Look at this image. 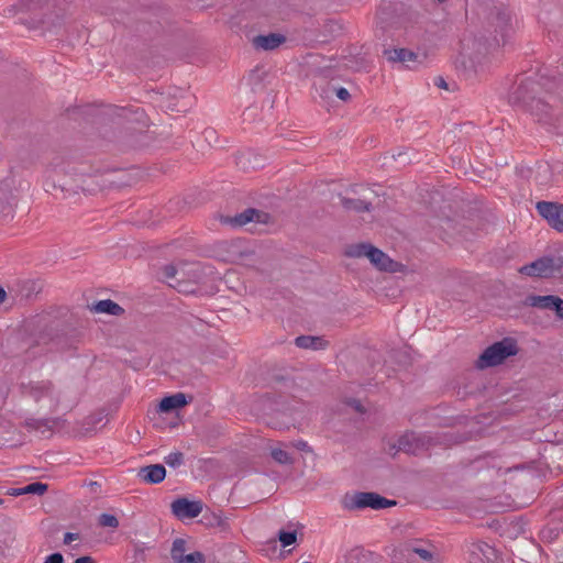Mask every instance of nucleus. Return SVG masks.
<instances>
[{
	"mask_svg": "<svg viewBox=\"0 0 563 563\" xmlns=\"http://www.w3.org/2000/svg\"><path fill=\"white\" fill-rule=\"evenodd\" d=\"M66 0H22L26 14L22 22L31 30H51L62 23L66 15Z\"/></svg>",
	"mask_w": 563,
	"mask_h": 563,
	"instance_id": "f257e3e1",
	"label": "nucleus"
},
{
	"mask_svg": "<svg viewBox=\"0 0 563 563\" xmlns=\"http://www.w3.org/2000/svg\"><path fill=\"white\" fill-rule=\"evenodd\" d=\"M539 86L538 81L528 78L520 82L514 95L517 100L529 108L539 122L551 124L553 122L552 107L541 98L532 96Z\"/></svg>",
	"mask_w": 563,
	"mask_h": 563,
	"instance_id": "f03ea898",
	"label": "nucleus"
},
{
	"mask_svg": "<svg viewBox=\"0 0 563 563\" xmlns=\"http://www.w3.org/2000/svg\"><path fill=\"white\" fill-rule=\"evenodd\" d=\"M517 353V342L511 338H505L485 349L476 361V366L478 368L493 367L501 364L507 357L515 356Z\"/></svg>",
	"mask_w": 563,
	"mask_h": 563,
	"instance_id": "7ed1b4c3",
	"label": "nucleus"
},
{
	"mask_svg": "<svg viewBox=\"0 0 563 563\" xmlns=\"http://www.w3.org/2000/svg\"><path fill=\"white\" fill-rule=\"evenodd\" d=\"M397 504L396 500L387 499L377 493L373 492H357L352 495H345L343 499V507L346 510H362L372 508L375 510L393 507Z\"/></svg>",
	"mask_w": 563,
	"mask_h": 563,
	"instance_id": "20e7f679",
	"label": "nucleus"
},
{
	"mask_svg": "<svg viewBox=\"0 0 563 563\" xmlns=\"http://www.w3.org/2000/svg\"><path fill=\"white\" fill-rule=\"evenodd\" d=\"M21 395L32 398L38 402L42 399H48L52 407H57L59 402V395L51 380H30L29 383L20 384Z\"/></svg>",
	"mask_w": 563,
	"mask_h": 563,
	"instance_id": "39448f33",
	"label": "nucleus"
},
{
	"mask_svg": "<svg viewBox=\"0 0 563 563\" xmlns=\"http://www.w3.org/2000/svg\"><path fill=\"white\" fill-rule=\"evenodd\" d=\"M486 19L488 26L494 29V40L497 45H499L498 35L501 41L505 42V37L511 29V14L508 8L505 5L494 7L490 9Z\"/></svg>",
	"mask_w": 563,
	"mask_h": 563,
	"instance_id": "423d86ee",
	"label": "nucleus"
},
{
	"mask_svg": "<svg viewBox=\"0 0 563 563\" xmlns=\"http://www.w3.org/2000/svg\"><path fill=\"white\" fill-rule=\"evenodd\" d=\"M562 266L561 258L543 256L537 261L522 266L519 272L527 276L550 277Z\"/></svg>",
	"mask_w": 563,
	"mask_h": 563,
	"instance_id": "0eeeda50",
	"label": "nucleus"
},
{
	"mask_svg": "<svg viewBox=\"0 0 563 563\" xmlns=\"http://www.w3.org/2000/svg\"><path fill=\"white\" fill-rule=\"evenodd\" d=\"M188 543L183 538H176L170 549V559L173 563H205L206 556L200 551L187 553Z\"/></svg>",
	"mask_w": 563,
	"mask_h": 563,
	"instance_id": "6e6552de",
	"label": "nucleus"
},
{
	"mask_svg": "<svg viewBox=\"0 0 563 563\" xmlns=\"http://www.w3.org/2000/svg\"><path fill=\"white\" fill-rule=\"evenodd\" d=\"M265 218H267V213L255 208H247L235 216H220L219 220L223 225L242 228L253 221L258 223L265 222Z\"/></svg>",
	"mask_w": 563,
	"mask_h": 563,
	"instance_id": "1a4fd4ad",
	"label": "nucleus"
},
{
	"mask_svg": "<svg viewBox=\"0 0 563 563\" xmlns=\"http://www.w3.org/2000/svg\"><path fill=\"white\" fill-rule=\"evenodd\" d=\"M536 208L551 228L558 232H563V203L539 201Z\"/></svg>",
	"mask_w": 563,
	"mask_h": 563,
	"instance_id": "9d476101",
	"label": "nucleus"
},
{
	"mask_svg": "<svg viewBox=\"0 0 563 563\" xmlns=\"http://www.w3.org/2000/svg\"><path fill=\"white\" fill-rule=\"evenodd\" d=\"M347 192L352 197L339 195L340 202L346 211H354L357 213L372 211V201L366 195H361L357 186H351Z\"/></svg>",
	"mask_w": 563,
	"mask_h": 563,
	"instance_id": "9b49d317",
	"label": "nucleus"
},
{
	"mask_svg": "<svg viewBox=\"0 0 563 563\" xmlns=\"http://www.w3.org/2000/svg\"><path fill=\"white\" fill-rule=\"evenodd\" d=\"M201 511L202 503L199 500H189L180 497L172 503V512L179 520L196 518Z\"/></svg>",
	"mask_w": 563,
	"mask_h": 563,
	"instance_id": "f8f14e48",
	"label": "nucleus"
},
{
	"mask_svg": "<svg viewBox=\"0 0 563 563\" xmlns=\"http://www.w3.org/2000/svg\"><path fill=\"white\" fill-rule=\"evenodd\" d=\"M405 551L409 558L417 555L424 563H441L440 554L437 548L430 543L412 542L405 545Z\"/></svg>",
	"mask_w": 563,
	"mask_h": 563,
	"instance_id": "ddd939ff",
	"label": "nucleus"
},
{
	"mask_svg": "<svg viewBox=\"0 0 563 563\" xmlns=\"http://www.w3.org/2000/svg\"><path fill=\"white\" fill-rule=\"evenodd\" d=\"M471 563H494L497 560V551L486 542L476 541L470 545Z\"/></svg>",
	"mask_w": 563,
	"mask_h": 563,
	"instance_id": "4468645a",
	"label": "nucleus"
},
{
	"mask_svg": "<svg viewBox=\"0 0 563 563\" xmlns=\"http://www.w3.org/2000/svg\"><path fill=\"white\" fill-rule=\"evenodd\" d=\"M429 438L415 432L406 433L398 439V449L410 454H419L429 444Z\"/></svg>",
	"mask_w": 563,
	"mask_h": 563,
	"instance_id": "2eb2a0df",
	"label": "nucleus"
},
{
	"mask_svg": "<svg viewBox=\"0 0 563 563\" xmlns=\"http://www.w3.org/2000/svg\"><path fill=\"white\" fill-rule=\"evenodd\" d=\"M367 258L377 269L383 272L396 273L400 266L398 262L391 260L386 253L373 245L368 251Z\"/></svg>",
	"mask_w": 563,
	"mask_h": 563,
	"instance_id": "dca6fc26",
	"label": "nucleus"
},
{
	"mask_svg": "<svg viewBox=\"0 0 563 563\" xmlns=\"http://www.w3.org/2000/svg\"><path fill=\"white\" fill-rule=\"evenodd\" d=\"M166 468L162 464L143 466L137 472V477L146 484H159L165 479Z\"/></svg>",
	"mask_w": 563,
	"mask_h": 563,
	"instance_id": "f3484780",
	"label": "nucleus"
},
{
	"mask_svg": "<svg viewBox=\"0 0 563 563\" xmlns=\"http://www.w3.org/2000/svg\"><path fill=\"white\" fill-rule=\"evenodd\" d=\"M59 418H45V419H35L27 418L25 419L23 426L27 431L40 432L42 435L51 434L53 429L59 423Z\"/></svg>",
	"mask_w": 563,
	"mask_h": 563,
	"instance_id": "a211bd4d",
	"label": "nucleus"
},
{
	"mask_svg": "<svg viewBox=\"0 0 563 563\" xmlns=\"http://www.w3.org/2000/svg\"><path fill=\"white\" fill-rule=\"evenodd\" d=\"M342 563H377L373 552L362 547H355L349 550L344 555Z\"/></svg>",
	"mask_w": 563,
	"mask_h": 563,
	"instance_id": "6ab92c4d",
	"label": "nucleus"
},
{
	"mask_svg": "<svg viewBox=\"0 0 563 563\" xmlns=\"http://www.w3.org/2000/svg\"><path fill=\"white\" fill-rule=\"evenodd\" d=\"M201 522L208 528H217L220 532H228L230 530V522L221 511H207L203 514Z\"/></svg>",
	"mask_w": 563,
	"mask_h": 563,
	"instance_id": "aec40b11",
	"label": "nucleus"
},
{
	"mask_svg": "<svg viewBox=\"0 0 563 563\" xmlns=\"http://www.w3.org/2000/svg\"><path fill=\"white\" fill-rule=\"evenodd\" d=\"M286 41V37L282 34L269 33L267 35H258L254 37L253 44L256 48H262L264 51H272L278 47Z\"/></svg>",
	"mask_w": 563,
	"mask_h": 563,
	"instance_id": "412c9836",
	"label": "nucleus"
},
{
	"mask_svg": "<svg viewBox=\"0 0 563 563\" xmlns=\"http://www.w3.org/2000/svg\"><path fill=\"white\" fill-rule=\"evenodd\" d=\"M556 298H558V296H555V295H545V296L529 295L523 300V305L527 307L552 311Z\"/></svg>",
	"mask_w": 563,
	"mask_h": 563,
	"instance_id": "4be33fe9",
	"label": "nucleus"
},
{
	"mask_svg": "<svg viewBox=\"0 0 563 563\" xmlns=\"http://www.w3.org/2000/svg\"><path fill=\"white\" fill-rule=\"evenodd\" d=\"M384 55L389 62L401 64L416 62L418 58V55L415 52L407 48L385 49Z\"/></svg>",
	"mask_w": 563,
	"mask_h": 563,
	"instance_id": "5701e85b",
	"label": "nucleus"
},
{
	"mask_svg": "<svg viewBox=\"0 0 563 563\" xmlns=\"http://www.w3.org/2000/svg\"><path fill=\"white\" fill-rule=\"evenodd\" d=\"M90 310L96 313H106L110 316H122L124 309L111 299L99 300L90 307Z\"/></svg>",
	"mask_w": 563,
	"mask_h": 563,
	"instance_id": "b1692460",
	"label": "nucleus"
},
{
	"mask_svg": "<svg viewBox=\"0 0 563 563\" xmlns=\"http://www.w3.org/2000/svg\"><path fill=\"white\" fill-rule=\"evenodd\" d=\"M188 404L187 397L183 393H177L167 397H164L159 405L158 410L161 412H170L174 409L181 408Z\"/></svg>",
	"mask_w": 563,
	"mask_h": 563,
	"instance_id": "393cba45",
	"label": "nucleus"
},
{
	"mask_svg": "<svg viewBox=\"0 0 563 563\" xmlns=\"http://www.w3.org/2000/svg\"><path fill=\"white\" fill-rule=\"evenodd\" d=\"M295 344L300 349L322 350L327 342L321 336L299 335L295 339Z\"/></svg>",
	"mask_w": 563,
	"mask_h": 563,
	"instance_id": "a878e982",
	"label": "nucleus"
},
{
	"mask_svg": "<svg viewBox=\"0 0 563 563\" xmlns=\"http://www.w3.org/2000/svg\"><path fill=\"white\" fill-rule=\"evenodd\" d=\"M178 274V271L177 268L172 265V264H168V265H165L163 268H162V276H163V279L173 288H176L178 289V291H187V289H184L181 287V284H180V280L176 277Z\"/></svg>",
	"mask_w": 563,
	"mask_h": 563,
	"instance_id": "bb28decb",
	"label": "nucleus"
},
{
	"mask_svg": "<svg viewBox=\"0 0 563 563\" xmlns=\"http://www.w3.org/2000/svg\"><path fill=\"white\" fill-rule=\"evenodd\" d=\"M119 117L125 119L129 122H137L142 123L143 126H146V115L144 110L140 108H121Z\"/></svg>",
	"mask_w": 563,
	"mask_h": 563,
	"instance_id": "cd10ccee",
	"label": "nucleus"
},
{
	"mask_svg": "<svg viewBox=\"0 0 563 563\" xmlns=\"http://www.w3.org/2000/svg\"><path fill=\"white\" fill-rule=\"evenodd\" d=\"M320 89H321V91L319 95L321 98H329L330 93H332V92H335L336 97L343 101H349L351 98V95L347 89H345L343 87H340V88L331 87L329 82H324V85L321 86Z\"/></svg>",
	"mask_w": 563,
	"mask_h": 563,
	"instance_id": "c85d7f7f",
	"label": "nucleus"
},
{
	"mask_svg": "<svg viewBox=\"0 0 563 563\" xmlns=\"http://www.w3.org/2000/svg\"><path fill=\"white\" fill-rule=\"evenodd\" d=\"M371 247H372V244H369V243L352 244L345 249L344 254L347 257H354V258L368 257V251Z\"/></svg>",
	"mask_w": 563,
	"mask_h": 563,
	"instance_id": "c756f323",
	"label": "nucleus"
},
{
	"mask_svg": "<svg viewBox=\"0 0 563 563\" xmlns=\"http://www.w3.org/2000/svg\"><path fill=\"white\" fill-rule=\"evenodd\" d=\"M16 202L18 196L11 189L5 192L3 188H0V212H5L7 209L10 212Z\"/></svg>",
	"mask_w": 563,
	"mask_h": 563,
	"instance_id": "7c9ffc66",
	"label": "nucleus"
},
{
	"mask_svg": "<svg viewBox=\"0 0 563 563\" xmlns=\"http://www.w3.org/2000/svg\"><path fill=\"white\" fill-rule=\"evenodd\" d=\"M47 484L35 482L31 483L22 488L14 489L13 495H24V494H33V495H43L47 490Z\"/></svg>",
	"mask_w": 563,
	"mask_h": 563,
	"instance_id": "2f4dec72",
	"label": "nucleus"
},
{
	"mask_svg": "<svg viewBox=\"0 0 563 563\" xmlns=\"http://www.w3.org/2000/svg\"><path fill=\"white\" fill-rule=\"evenodd\" d=\"M190 104V97H181L179 100H176L175 102H169L166 104V108L170 111L176 112H186L188 107Z\"/></svg>",
	"mask_w": 563,
	"mask_h": 563,
	"instance_id": "473e14b6",
	"label": "nucleus"
},
{
	"mask_svg": "<svg viewBox=\"0 0 563 563\" xmlns=\"http://www.w3.org/2000/svg\"><path fill=\"white\" fill-rule=\"evenodd\" d=\"M278 540L280 541L284 548L296 543L297 541V532L296 531H284L280 530L278 532Z\"/></svg>",
	"mask_w": 563,
	"mask_h": 563,
	"instance_id": "72a5a7b5",
	"label": "nucleus"
},
{
	"mask_svg": "<svg viewBox=\"0 0 563 563\" xmlns=\"http://www.w3.org/2000/svg\"><path fill=\"white\" fill-rule=\"evenodd\" d=\"M274 461H276L279 464H291L292 459L288 454V452L282 450V449H273L271 453Z\"/></svg>",
	"mask_w": 563,
	"mask_h": 563,
	"instance_id": "f704fd0d",
	"label": "nucleus"
},
{
	"mask_svg": "<svg viewBox=\"0 0 563 563\" xmlns=\"http://www.w3.org/2000/svg\"><path fill=\"white\" fill-rule=\"evenodd\" d=\"M98 523L101 527L118 528L119 520L111 514H101L98 518Z\"/></svg>",
	"mask_w": 563,
	"mask_h": 563,
	"instance_id": "c9c22d12",
	"label": "nucleus"
},
{
	"mask_svg": "<svg viewBox=\"0 0 563 563\" xmlns=\"http://www.w3.org/2000/svg\"><path fill=\"white\" fill-rule=\"evenodd\" d=\"M165 463L170 467H178L184 464V454L181 452H173L165 456Z\"/></svg>",
	"mask_w": 563,
	"mask_h": 563,
	"instance_id": "e433bc0d",
	"label": "nucleus"
},
{
	"mask_svg": "<svg viewBox=\"0 0 563 563\" xmlns=\"http://www.w3.org/2000/svg\"><path fill=\"white\" fill-rule=\"evenodd\" d=\"M555 316L563 320V299L558 297L553 307V310Z\"/></svg>",
	"mask_w": 563,
	"mask_h": 563,
	"instance_id": "4c0bfd02",
	"label": "nucleus"
},
{
	"mask_svg": "<svg viewBox=\"0 0 563 563\" xmlns=\"http://www.w3.org/2000/svg\"><path fill=\"white\" fill-rule=\"evenodd\" d=\"M44 563H64V556L59 552L49 554Z\"/></svg>",
	"mask_w": 563,
	"mask_h": 563,
	"instance_id": "58836bf2",
	"label": "nucleus"
},
{
	"mask_svg": "<svg viewBox=\"0 0 563 563\" xmlns=\"http://www.w3.org/2000/svg\"><path fill=\"white\" fill-rule=\"evenodd\" d=\"M294 446L300 451H305V452H311V448L309 446V444L303 441V440H298L296 442H294Z\"/></svg>",
	"mask_w": 563,
	"mask_h": 563,
	"instance_id": "ea45409f",
	"label": "nucleus"
},
{
	"mask_svg": "<svg viewBox=\"0 0 563 563\" xmlns=\"http://www.w3.org/2000/svg\"><path fill=\"white\" fill-rule=\"evenodd\" d=\"M78 539H79L78 533L67 532L64 536V544H70L73 541L78 540Z\"/></svg>",
	"mask_w": 563,
	"mask_h": 563,
	"instance_id": "a19ab883",
	"label": "nucleus"
},
{
	"mask_svg": "<svg viewBox=\"0 0 563 563\" xmlns=\"http://www.w3.org/2000/svg\"><path fill=\"white\" fill-rule=\"evenodd\" d=\"M349 405H350L351 407H353L356 411H358V412H364V408H363L362 404H361L358 400H356V399H352V400L349 402Z\"/></svg>",
	"mask_w": 563,
	"mask_h": 563,
	"instance_id": "79ce46f5",
	"label": "nucleus"
},
{
	"mask_svg": "<svg viewBox=\"0 0 563 563\" xmlns=\"http://www.w3.org/2000/svg\"><path fill=\"white\" fill-rule=\"evenodd\" d=\"M434 85L439 88L448 89V84L442 77H437L434 79Z\"/></svg>",
	"mask_w": 563,
	"mask_h": 563,
	"instance_id": "37998d69",
	"label": "nucleus"
},
{
	"mask_svg": "<svg viewBox=\"0 0 563 563\" xmlns=\"http://www.w3.org/2000/svg\"><path fill=\"white\" fill-rule=\"evenodd\" d=\"M92 558L91 556H80L75 560V563H91Z\"/></svg>",
	"mask_w": 563,
	"mask_h": 563,
	"instance_id": "c03bdc74",
	"label": "nucleus"
},
{
	"mask_svg": "<svg viewBox=\"0 0 563 563\" xmlns=\"http://www.w3.org/2000/svg\"><path fill=\"white\" fill-rule=\"evenodd\" d=\"M7 297V292L5 290L0 286V303H2L4 301Z\"/></svg>",
	"mask_w": 563,
	"mask_h": 563,
	"instance_id": "a18cd8bd",
	"label": "nucleus"
},
{
	"mask_svg": "<svg viewBox=\"0 0 563 563\" xmlns=\"http://www.w3.org/2000/svg\"><path fill=\"white\" fill-rule=\"evenodd\" d=\"M13 183H14L13 178L5 179V181H4L5 188H10Z\"/></svg>",
	"mask_w": 563,
	"mask_h": 563,
	"instance_id": "49530a36",
	"label": "nucleus"
},
{
	"mask_svg": "<svg viewBox=\"0 0 563 563\" xmlns=\"http://www.w3.org/2000/svg\"><path fill=\"white\" fill-rule=\"evenodd\" d=\"M90 485L92 486V488H96V486H98V483L97 482H92Z\"/></svg>",
	"mask_w": 563,
	"mask_h": 563,
	"instance_id": "de8ad7c7",
	"label": "nucleus"
},
{
	"mask_svg": "<svg viewBox=\"0 0 563 563\" xmlns=\"http://www.w3.org/2000/svg\"><path fill=\"white\" fill-rule=\"evenodd\" d=\"M90 485L92 486V488H96V486H98V483L97 482H92Z\"/></svg>",
	"mask_w": 563,
	"mask_h": 563,
	"instance_id": "09e8293b",
	"label": "nucleus"
},
{
	"mask_svg": "<svg viewBox=\"0 0 563 563\" xmlns=\"http://www.w3.org/2000/svg\"><path fill=\"white\" fill-rule=\"evenodd\" d=\"M58 187L60 188L62 191L66 190L64 185H58Z\"/></svg>",
	"mask_w": 563,
	"mask_h": 563,
	"instance_id": "8fccbe9b",
	"label": "nucleus"
},
{
	"mask_svg": "<svg viewBox=\"0 0 563 563\" xmlns=\"http://www.w3.org/2000/svg\"><path fill=\"white\" fill-rule=\"evenodd\" d=\"M4 500L0 498V506L3 505Z\"/></svg>",
	"mask_w": 563,
	"mask_h": 563,
	"instance_id": "3c124183",
	"label": "nucleus"
},
{
	"mask_svg": "<svg viewBox=\"0 0 563 563\" xmlns=\"http://www.w3.org/2000/svg\"><path fill=\"white\" fill-rule=\"evenodd\" d=\"M438 2H444L445 0H437Z\"/></svg>",
	"mask_w": 563,
	"mask_h": 563,
	"instance_id": "603ef678",
	"label": "nucleus"
},
{
	"mask_svg": "<svg viewBox=\"0 0 563 563\" xmlns=\"http://www.w3.org/2000/svg\"><path fill=\"white\" fill-rule=\"evenodd\" d=\"M91 563H95V561L92 560Z\"/></svg>",
	"mask_w": 563,
	"mask_h": 563,
	"instance_id": "864d4df0",
	"label": "nucleus"
}]
</instances>
